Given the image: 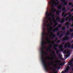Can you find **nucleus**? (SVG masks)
I'll list each match as a JSON object with an SVG mask.
<instances>
[{
	"instance_id": "obj_12",
	"label": "nucleus",
	"mask_w": 73,
	"mask_h": 73,
	"mask_svg": "<svg viewBox=\"0 0 73 73\" xmlns=\"http://www.w3.org/2000/svg\"><path fill=\"white\" fill-rule=\"evenodd\" d=\"M50 69L51 70H52L53 72L54 73H57V72H55V70H56V69H53V67H51ZM51 73H53L52 72H51Z\"/></svg>"
},
{
	"instance_id": "obj_32",
	"label": "nucleus",
	"mask_w": 73,
	"mask_h": 73,
	"mask_svg": "<svg viewBox=\"0 0 73 73\" xmlns=\"http://www.w3.org/2000/svg\"><path fill=\"white\" fill-rule=\"evenodd\" d=\"M69 32H73V29H70L69 30Z\"/></svg>"
},
{
	"instance_id": "obj_13",
	"label": "nucleus",
	"mask_w": 73,
	"mask_h": 73,
	"mask_svg": "<svg viewBox=\"0 0 73 73\" xmlns=\"http://www.w3.org/2000/svg\"><path fill=\"white\" fill-rule=\"evenodd\" d=\"M56 20L57 21L58 20V23H60V21L61 20V18H59V17L58 16L56 18Z\"/></svg>"
},
{
	"instance_id": "obj_47",
	"label": "nucleus",
	"mask_w": 73,
	"mask_h": 73,
	"mask_svg": "<svg viewBox=\"0 0 73 73\" xmlns=\"http://www.w3.org/2000/svg\"><path fill=\"white\" fill-rule=\"evenodd\" d=\"M64 21H61L60 22V23L61 24H62V23H64Z\"/></svg>"
},
{
	"instance_id": "obj_20",
	"label": "nucleus",
	"mask_w": 73,
	"mask_h": 73,
	"mask_svg": "<svg viewBox=\"0 0 73 73\" xmlns=\"http://www.w3.org/2000/svg\"><path fill=\"white\" fill-rule=\"evenodd\" d=\"M72 63H73V62H72L70 61L69 62V65H70V66H72Z\"/></svg>"
},
{
	"instance_id": "obj_34",
	"label": "nucleus",
	"mask_w": 73,
	"mask_h": 73,
	"mask_svg": "<svg viewBox=\"0 0 73 73\" xmlns=\"http://www.w3.org/2000/svg\"><path fill=\"white\" fill-rule=\"evenodd\" d=\"M67 16V13H66L63 16V17L64 18H65V17H66V16Z\"/></svg>"
},
{
	"instance_id": "obj_17",
	"label": "nucleus",
	"mask_w": 73,
	"mask_h": 73,
	"mask_svg": "<svg viewBox=\"0 0 73 73\" xmlns=\"http://www.w3.org/2000/svg\"><path fill=\"white\" fill-rule=\"evenodd\" d=\"M51 64L53 66H54L55 68H57V66L56 65H54L53 64V62L52 61L51 62Z\"/></svg>"
},
{
	"instance_id": "obj_58",
	"label": "nucleus",
	"mask_w": 73,
	"mask_h": 73,
	"mask_svg": "<svg viewBox=\"0 0 73 73\" xmlns=\"http://www.w3.org/2000/svg\"><path fill=\"white\" fill-rule=\"evenodd\" d=\"M60 33H63V31H61Z\"/></svg>"
},
{
	"instance_id": "obj_56",
	"label": "nucleus",
	"mask_w": 73,
	"mask_h": 73,
	"mask_svg": "<svg viewBox=\"0 0 73 73\" xmlns=\"http://www.w3.org/2000/svg\"><path fill=\"white\" fill-rule=\"evenodd\" d=\"M58 40V38H55V40L57 41V40Z\"/></svg>"
},
{
	"instance_id": "obj_7",
	"label": "nucleus",
	"mask_w": 73,
	"mask_h": 73,
	"mask_svg": "<svg viewBox=\"0 0 73 73\" xmlns=\"http://www.w3.org/2000/svg\"><path fill=\"white\" fill-rule=\"evenodd\" d=\"M45 34V32L43 31L42 34V42H44V35Z\"/></svg>"
},
{
	"instance_id": "obj_33",
	"label": "nucleus",
	"mask_w": 73,
	"mask_h": 73,
	"mask_svg": "<svg viewBox=\"0 0 73 73\" xmlns=\"http://www.w3.org/2000/svg\"><path fill=\"white\" fill-rule=\"evenodd\" d=\"M46 26L48 27L47 28H49V27H50V24H48V25H46Z\"/></svg>"
},
{
	"instance_id": "obj_26",
	"label": "nucleus",
	"mask_w": 73,
	"mask_h": 73,
	"mask_svg": "<svg viewBox=\"0 0 73 73\" xmlns=\"http://www.w3.org/2000/svg\"><path fill=\"white\" fill-rule=\"evenodd\" d=\"M54 46L55 47H58V44H55Z\"/></svg>"
},
{
	"instance_id": "obj_59",
	"label": "nucleus",
	"mask_w": 73,
	"mask_h": 73,
	"mask_svg": "<svg viewBox=\"0 0 73 73\" xmlns=\"http://www.w3.org/2000/svg\"><path fill=\"white\" fill-rule=\"evenodd\" d=\"M55 44V42H54L53 43H52V44L53 45V44Z\"/></svg>"
},
{
	"instance_id": "obj_24",
	"label": "nucleus",
	"mask_w": 73,
	"mask_h": 73,
	"mask_svg": "<svg viewBox=\"0 0 73 73\" xmlns=\"http://www.w3.org/2000/svg\"><path fill=\"white\" fill-rule=\"evenodd\" d=\"M62 31H65V27L64 26L62 27Z\"/></svg>"
},
{
	"instance_id": "obj_30",
	"label": "nucleus",
	"mask_w": 73,
	"mask_h": 73,
	"mask_svg": "<svg viewBox=\"0 0 73 73\" xmlns=\"http://www.w3.org/2000/svg\"><path fill=\"white\" fill-rule=\"evenodd\" d=\"M65 12H63L62 13V16H64V15H65Z\"/></svg>"
},
{
	"instance_id": "obj_57",
	"label": "nucleus",
	"mask_w": 73,
	"mask_h": 73,
	"mask_svg": "<svg viewBox=\"0 0 73 73\" xmlns=\"http://www.w3.org/2000/svg\"><path fill=\"white\" fill-rule=\"evenodd\" d=\"M67 29H69V26H67Z\"/></svg>"
},
{
	"instance_id": "obj_2",
	"label": "nucleus",
	"mask_w": 73,
	"mask_h": 73,
	"mask_svg": "<svg viewBox=\"0 0 73 73\" xmlns=\"http://www.w3.org/2000/svg\"><path fill=\"white\" fill-rule=\"evenodd\" d=\"M42 62L43 64V66L44 67V69L46 72H48L49 70L48 69H47V68H46V61H45V60H42Z\"/></svg>"
},
{
	"instance_id": "obj_43",
	"label": "nucleus",
	"mask_w": 73,
	"mask_h": 73,
	"mask_svg": "<svg viewBox=\"0 0 73 73\" xmlns=\"http://www.w3.org/2000/svg\"><path fill=\"white\" fill-rule=\"evenodd\" d=\"M54 50H57V48H54Z\"/></svg>"
},
{
	"instance_id": "obj_27",
	"label": "nucleus",
	"mask_w": 73,
	"mask_h": 73,
	"mask_svg": "<svg viewBox=\"0 0 73 73\" xmlns=\"http://www.w3.org/2000/svg\"><path fill=\"white\" fill-rule=\"evenodd\" d=\"M60 31H58V33H57V36H59L60 35Z\"/></svg>"
},
{
	"instance_id": "obj_6",
	"label": "nucleus",
	"mask_w": 73,
	"mask_h": 73,
	"mask_svg": "<svg viewBox=\"0 0 73 73\" xmlns=\"http://www.w3.org/2000/svg\"><path fill=\"white\" fill-rule=\"evenodd\" d=\"M47 44V43L46 42H41V45L42 48L44 49V48H46V47L44 46V44Z\"/></svg>"
},
{
	"instance_id": "obj_51",
	"label": "nucleus",
	"mask_w": 73,
	"mask_h": 73,
	"mask_svg": "<svg viewBox=\"0 0 73 73\" xmlns=\"http://www.w3.org/2000/svg\"><path fill=\"white\" fill-rule=\"evenodd\" d=\"M50 34L51 35H54V34L53 33H50Z\"/></svg>"
},
{
	"instance_id": "obj_16",
	"label": "nucleus",
	"mask_w": 73,
	"mask_h": 73,
	"mask_svg": "<svg viewBox=\"0 0 73 73\" xmlns=\"http://www.w3.org/2000/svg\"><path fill=\"white\" fill-rule=\"evenodd\" d=\"M53 13H52L51 12H50L49 13H48V16H50L51 17H52V16H53Z\"/></svg>"
},
{
	"instance_id": "obj_9",
	"label": "nucleus",
	"mask_w": 73,
	"mask_h": 73,
	"mask_svg": "<svg viewBox=\"0 0 73 73\" xmlns=\"http://www.w3.org/2000/svg\"><path fill=\"white\" fill-rule=\"evenodd\" d=\"M62 4H64V5H63V7H64L65 5H67L68 4V2L67 1H65V0H63V1H62Z\"/></svg>"
},
{
	"instance_id": "obj_55",
	"label": "nucleus",
	"mask_w": 73,
	"mask_h": 73,
	"mask_svg": "<svg viewBox=\"0 0 73 73\" xmlns=\"http://www.w3.org/2000/svg\"><path fill=\"white\" fill-rule=\"evenodd\" d=\"M59 4V2H58L57 3H56L55 5H58V4Z\"/></svg>"
},
{
	"instance_id": "obj_50",
	"label": "nucleus",
	"mask_w": 73,
	"mask_h": 73,
	"mask_svg": "<svg viewBox=\"0 0 73 73\" xmlns=\"http://www.w3.org/2000/svg\"><path fill=\"white\" fill-rule=\"evenodd\" d=\"M54 16H55V15L54 14L52 16V17H54Z\"/></svg>"
},
{
	"instance_id": "obj_1",
	"label": "nucleus",
	"mask_w": 73,
	"mask_h": 73,
	"mask_svg": "<svg viewBox=\"0 0 73 73\" xmlns=\"http://www.w3.org/2000/svg\"><path fill=\"white\" fill-rule=\"evenodd\" d=\"M44 48H42L41 50L40 53H41V60L42 61H43L45 60L44 58V54H47V53L46 52H45L44 51H43L44 50Z\"/></svg>"
},
{
	"instance_id": "obj_23",
	"label": "nucleus",
	"mask_w": 73,
	"mask_h": 73,
	"mask_svg": "<svg viewBox=\"0 0 73 73\" xmlns=\"http://www.w3.org/2000/svg\"><path fill=\"white\" fill-rule=\"evenodd\" d=\"M66 70H69L70 69V67H69V66H68L66 68Z\"/></svg>"
},
{
	"instance_id": "obj_28",
	"label": "nucleus",
	"mask_w": 73,
	"mask_h": 73,
	"mask_svg": "<svg viewBox=\"0 0 73 73\" xmlns=\"http://www.w3.org/2000/svg\"><path fill=\"white\" fill-rule=\"evenodd\" d=\"M68 18L69 17H66L65 19V21H68Z\"/></svg>"
},
{
	"instance_id": "obj_31",
	"label": "nucleus",
	"mask_w": 73,
	"mask_h": 73,
	"mask_svg": "<svg viewBox=\"0 0 73 73\" xmlns=\"http://www.w3.org/2000/svg\"><path fill=\"white\" fill-rule=\"evenodd\" d=\"M67 34L68 35H69L70 34V33H69V31L68 30L67 31Z\"/></svg>"
},
{
	"instance_id": "obj_5",
	"label": "nucleus",
	"mask_w": 73,
	"mask_h": 73,
	"mask_svg": "<svg viewBox=\"0 0 73 73\" xmlns=\"http://www.w3.org/2000/svg\"><path fill=\"white\" fill-rule=\"evenodd\" d=\"M54 57H52V59H51V60H53V59H55V60H57L58 58L56 57V55L55 54V52H53L52 53Z\"/></svg>"
},
{
	"instance_id": "obj_25",
	"label": "nucleus",
	"mask_w": 73,
	"mask_h": 73,
	"mask_svg": "<svg viewBox=\"0 0 73 73\" xmlns=\"http://www.w3.org/2000/svg\"><path fill=\"white\" fill-rule=\"evenodd\" d=\"M58 28H61V27H62V25L61 24H59V25L58 26Z\"/></svg>"
},
{
	"instance_id": "obj_46",
	"label": "nucleus",
	"mask_w": 73,
	"mask_h": 73,
	"mask_svg": "<svg viewBox=\"0 0 73 73\" xmlns=\"http://www.w3.org/2000/svg\"><path fill=\"white\" fill-rule=\"evenodd\" d=\"M72 3H69V5H72Z\"/></svg>"
},
{
	"instance_id": "obj_39",
	"label": "nucleus",
	"mask_w": 73,
	"mask_h": 73,
	"mask_svg": "<svg viewBox=\"0 0 73 73\" xmlns=\"http://www.w3.org/2000/svg\"><path fill=\"white\" fill-rule=\"evenodd\" d=\"M60 40H57L56 42V43H57V44H58V43H59V42H60Z\"/></svg>"
},
{
	"instance_id": "obj_64",
	"label": "nucleus",
	"mask_w": 73,
	"mask_h": 73,
	"mask_svg": "<svg viewBox=\"0 0 73 73\" xmlns=\"http://www.w3.org/2000/svg\"><path fill=\"white\" fill-rule=\"evenodd\" d=\"M55 62V63H57V62H58V61H56Z\"/></svg>"
},
{
	"instance_id": "obj_4",
	"label": "nucleus",
	"mask_w": 73,
	"mask_h": 73,
	"mask_svg": "<svg viewBox=\"0 0 73 73\" xmlns=\"http://www.w3.org/2000/svg\"><path fill=\"white\" fill-rule=\"evenodd\" d=\"M67 46V47L68 48H71V46H70V43H66L64 45L65 48H66Z\"/></svg>"
},
{
	"instance_id": "obj_44",
	"label": "nucleus",
	"mask_w": 73,
	"mask_h": 73,
	"mask_svg": "<svg viewBox=\"0 0 73 73\" xmlns=\"http://www.w3.org/2000/svg\"><path fill=\"white\" fill-rule=\"evenodd\" d=\"M72 16V14H70L69 16L68 17H71Z\"/></svg>"
},
{
	"instance_id": "obj_22",
	"label": "nucleus",
	"mask_w": 73,
	"mask_h": 73,
	"mask_svg": "<svg viewBox=\"0 0 73 73\" xmlns=\"http://www.w3.org/2000/svg\"><path fill=\"white\" fill-rule=\"evenodd\" d=\"M65 63V62H64V63H61V64H60V63H59V65L60 66H62V65H64Z\"/></svg>"
},
{
	"instance_id": "obj_36",
	"label": "nucleus",
	"mask_w": 73,
	"mask_h": 73,
	"mask_svg": "<svg viewBox=\"0 0 73 73\" xmlns=\"http://www.w3.org/2000/svg\"><path fill=\"white\" fill-rule=\"evenodd\" d=\"M69 23H67L66 24V26H68V25H69Z\"/></svg>"
},
{
	"instance_id": "obj_63",
	"label": "nucleus",
	"mask_w": 73,
	"mask_h": 73,
	"mask_svg": "<svg viewBox=\"0 0 73 73\" xmlns=\"http://www.w3.org/2000/svg\"><path fill=\"white\" fill-rule=\"evenodd\" d=\"M63 33L65 34V31H64V32H63Z\"/></svg>"
},
{
	"instance_id": "obj_38",
	"label": "nucleus",
	"mask_w": 73,
	"mask_h": 73,
	"mask_svg": "<svg viewBox=\"0 0 73 73\" xmlns=\"http://www.w3.org/2000/svg\"><path fill=\"white\" fill-rule=\"evenodd\" d=\"M48 12L47 11L45 14L46 16H48Z\"/></svg>"
},
{
	"instance_id": "obj_40",
	"label": "nucleus",
	"mask_w": 73,
	"mask_h": 73,
	"mask_svg": "<svg viewBox=\"0 0 73 73\" xmlns=\"http://www.w3.org/2000/svg\"><path fill=\"white\" fill-rule=\"evenodd\" d=\"M52 37H53L54 38V37H56V35H52Z\"/></svg>"
},
{
	"instance_id": "obj_15",
	"label": "nucleus",
	"mask_w": 73,
	"mask_h": 73,
	"mask_svg": "<svg viewBox=\"0 0 73 73\" xmlns=\"http://www.w3.org/2000/svg\"><path fill=\"white\" fill-rule=\"evenodd\" d=\"M49 19H51V17H47V20L46 21V23H45L46 25V23H48L49 22Z\"/></svg>"
},
{
	"instance_id": "obj_8",
	"label": "nucleus",
	"mask_w": 73,
	"mask_h": 73,
	"mask_svg": "<svg viewBox=\"0 0 73 73\" xmlns=\"http://www.w3.org/2000/svg\"><path fill=\"white\" fill-rule=\"evenodd\" d=\"M69 39V36H66V37H64L62 40L63 41H65V40H68Z\"/></svg>"
},
{
	"instance_id": "obj_11",
	"label": "nucleus",
	"mask_w": 73,
	"mask_h": 73,
	"mask_svg": "<svg viewBox=\"0 0 73 73\" xmlns=\"http://www.w3.org/2000/svg\"><path fill=\"white\" fill-rule=\"evenodd\" d=\"M59 29L58 27H56L52 31V32L54 33V32H57L58 31Z\"/></svg>"
},
{
	"instance_id": "obj_62",
	"label": "nucleus",
	"mask_w": 73,
	"mask_h": 73,
	"mask_svg": "<svg viewBox=\"0 0 73 73\" xmlns=\"http://www.w3.org/2000/svg\"><path fill=\"white\" fill-rule=\"evenodd\" d=\"M48 65H49V66H50V63H48Z\"/></svg>"
},
{
	"instance_id": "obj_48",
	"label": "nucleus",
	"mask_w": 73,
	"mask_h": 73,
	"mask_svg": "<svg viewBox=\"0 0 73 73\" xmlns=\"http://www.w3.org/2000/svg\"><path fill=\"white\" fill-rule=\"evenodd\" d=\"M70 13V12H69L68 13H67V16H68Z\"/></svg>"
},
{
	"instance_id": "obj_18",
	"label": "nucleus",
	"mask_w": 73,
	"mask_h": 73,
	"mask_svg": "<svg viewBox=\"0 0 73 73\" xmlns=\"http://www.w3.org/2000/svg\"><path fill=\"white\" fill-rule=\"evenodd\" d=\"M57 8L58 9H61L62 8V6L61 5H59L57 7Z\"/></svg>"
},
{
	"instance_id": "obj_3",
	"label": "nucleus",
	"mask_w": 73,
	"mask_h": 73,
	"mask_svg": "<svg viewBox=\"0 0 73 73\" xmlns=\"http://www.w3.org/2000/svg\"><path fill=\"white\" fill-rule=\"evenodd\" d=\"M53 28V26H51L50 27V28H49V27L47 28V30L48 31V33H50L51 31H52Z\"/></svg>"
},
{
	"instance_id": "obj_35",
	"label": "nucleus",
	"mask_w": 73,
	"mask_h": 73,
	"mask_svg": "<svg viewBox=\"0 0 73 73\" xmlns=\"http://www.w3.org/2000/svg\"><path fill=\"white\" fill-rule=\"evenodd\" d=\"M64 50V49L61 48L60 49V51H63Z\"/></svg>"
},
{
	"instance_id": "obj_52",
	"label": "nucleus",
	"mask_w": 73,
	"mask_h": 73,
	"mask_svg": "<svg viewBox=\"0 0 73 73\" xmlns=\"http://www.w3.org/2000/svg\"><path fill=\"white\" fill-rule=\"evenodd\" d=\"M68 70H65V72H68Z\"/></svg>"
},
{
	"instance_id": "obj_53",
	"label": "nucleus",
	"mask_w": 73,
	"mask_h": 73,
	"mask_svg": "<svg viewBox=\"0 0 73 73\" xmlns=\"http://www.w3.org/2000/svg\"><path fill=\"white\" fill-rule=\"evenodd\" d=\"M68 34L67 33L65 34V36H68Z\"/></svg>"
},
{
	"instance_id": "obj_19",
	"label": "nucleus",
	"mask_w": 73,
	"mask_h": 73,
	"mask_svg": "<svg viewBox=\"0 0 73 73\" xmlns=\"http://www.w3.org/2000/svg\"><path fill=\"white\" fill-rule=\"evenodd\" d=\"M63 48V45H60L59 46V49H61V48Z\"/></svg>"
},
{
	"instance_id": "obj_41",
	"label": "nucleus",
	"mask_w": 73,
	"mask_h": 73,
	"mask_svg": "<svg viewBox=\"0 0 73 73\" xmlns=\"http://www.w3.org/2000/svg\"><path fill=\"white\" fill-rule=\"evenodd\" d=\"M52 44H50L49 47V48H52Z\"/></svg>"
},
{
	"instance_id": "obj_61",
	"label": "nucleus",
	"mask_w": 73,
	"mask_h": 73,
	"mask_svg": "<svg viewBox=\"0 0 73 73\" xmlns=\"http://www.w3.org/2000/svg\"><path fill=\"white\" fill-rule=\"evenodd\" d=\"M43 29H44V31H45V28H43Z\"/></svg>"
},
{
	"instance_id": "obj_21",
	"label": "nucleus",
	"mask_w": 73,
	"mask_h": 73,
	"mask_svg": "<svg viewBox=\"0 0 73 73\" xmlns=\"http://www.w3.org/2000/svg\"><path fill=\"white\" fill-rule=\"evenodd\" d=\"M46 40L47 41H48V44H50V43L51 42V41H49V39H48V38H46Z\"/></svg>"
},
{
	"instance_id": "obj_54",
	"label": "nucleus",
	"mask_w": 73,
	"mask_h": 73,
	"mask_svg": "<svg viewBox=\"0 0 73 73\" xmlns=\"http://www.w3.org/2000/svg\"><path fill=\"white\" fill-rule=\"evenodd\" d=\"M71 47L73 49V44L71 46Z\"/></svg>"
},
{
	"instance_id": "obj_42",
	"label": "nucleus",
	"mask_w": 73,
	"mask_h": 73,
	"mask_svg": "<svg viewBox=\"0 0 73 73\" xmlns=\"http://www.w3.org/2000/svg\"><path fill=\"white\" fill-rule=\"evenodd\" d=\"M52 21H54V20H55V18L54 17H52Z\"/></svg>"
},
{
	"instance_id": "obj_29",
	"label": "nucleus",
	"mask_w": 73,
	"mask_h": 73,
	"mask_svg": "<svg viewBox=\"0 0 73 73\" xmlns=\"http://www.w3.org/2000/svg\"><path fill=\"white\" fill-rule=\"evenodd\" d=\"M62 36H63V35L61 34L59 36V37L60 38H61V37H62Z\"/></svg>"
},
{
	"instance_id": "obj_37",
	"label": "nucleus",
	"mask_w": 73,
	"mask_h": 73,
	"mask_svg": "<svg viewBox=\"0 0 73 73\" xmlns=\"http://www.w3.org/2000/svg\"><path fill=\"white\" fill-rule=\"evenodd\" d=\"M65 20V19L64 18H63L62 19L61 21L64 22V21Z\"/></svg>"
},
{
	"instance_id": "obj_49",
	"label": "nucleus",
	"mask_w": 73,
	"mask_h": 73,
	"mask_svg": "<svg viewBox=\"0 0 73 73\" xmlns=\"http://www.w3.org/2000/svg\"><path fill=\"white\" fill-rule=\"evenodd\" d=\"M56 25H57V24H55V25H54V28H55V27H56Z\"/></svg>"
},
{
	"instance_id": "obj_60",
	"label": "nucleus",
	"mask_w": 73,
	"mask_h": 73,
	"mask_svg": "<svg viewBox=\"0 0 73 73\" xmlns=\"http://www.w3.org/2000/svg\"><path fill=\"white\" fill-rule=\"evenodd\" d=\"M71 61L72 62H73V59H72L71 60V61Z\"/></svg>"
},
{
	"instance_id": "obj_14",
	"label": "nucleus",
	"mask_w": 73,
	"mask_h": 73,
	"mask_svg": "<svg viewBox=\"0 0 73 73\" xmlns=\"http://www.w3.org/2000/svg\"><path fill=\"white\" fill-rule=\"evenodd\" d=\"M54 3H53V4H51L50 6V7L51 8V9L53 10V8H54Z\"/></svg>"
},
{
	"instance_id": "obj_10",
	"label": "nucleus",
	"mask_w": 73,
	"mask_h": 73,
	"mask_svg": "<svg viewBox=\"0 0 73 73\" xmlns=\"http://www.w3.org/2000/svg\"><path fill=\"white\" fill-rule=\"evenodd\" d=\"M56 53L57 54H58V56H59V58H61V54H58L59 53V50H57L56 52Z\"/></svg>"
},
{
	"instance_id": "obj_45",
	"label": "nucleus",
	"mask_w": 73,
	"mask_h": 73,
	"mask_svg": "<svg viewBox=\"0 0 73 73\" xmlns=\"http://www.w3.org/2000/svg\"><path fill=\"white\" fill-rule=\"evenodd\" d=\"M65 8H64L62 9V11H64V10H65Z\"/></svg>"
}]
</instances>
